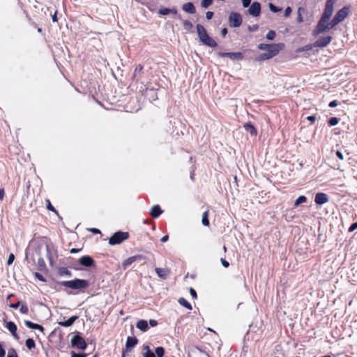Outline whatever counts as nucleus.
Segmentation results:
<instances>
[{
  "label": "nucleus",
  "mask_w": 357,
  "mask_h": 357,
  "mask_svg": "<svg viewBox=\"0 0 357 357\" xmlns=\"http://www.w3.org/2000/svg\"><path fill=\"white\" fill-rule=\"evenodd\" d=\"M284 45L283 43L270 44L269 47L266 50V52L259 54L256 58V60L258 61H261L270 59L277 55L279 52L284 47Z\"/></svg>",
  "instance_id": "nucleus-1"
},
{
  "label": "nucleus",
  "mask_w": 357,
  "mask_h": 357,
  "mask_svg": "<svg viewBox=\"0 0 357 357\" xmlns=\"http://www.w3.org/2000/svg\"><path fill=\"white\" fill-rule=\"evenodd\" d=\"M196 28L199 39L204 45L210 47H215L217 46V43L213 38L208 36L204 26L198 24H197Z\"/></svg>",
  "instance_id": "nucleus-2"
},
{
  "label": "nucleus",
  "mask_w": 357,
  "mask_h": 357,
  "mask_svg": "<svg viewBox=\"0 0 357 357\" xmlns=\"http://www.w3.org/2000/svg\"><path fill=\"white\" fill-rule=\"evenodd\" d=\"M62 286L72 289H84L89 286V282L86 280L75 279L70 281H63L60 283Z\"/></svg>",
  "instance_id": "nucleus-3"
},
{
  "label": "nucleus",
  "mask_w": 357,
  "mask_h": 357,
  "mask_svg": "<svg viewBox=\"0 0 357 357\" xmlns=\"http://www.w3.org/2000/svg\"><path fill=\"white\" fill-rule=\"evenodd\" d=\"M329 20L328 19L321 17L317 25L313 31V34L317 36L334 27L335 25H332V21L329 22Z\"/></svg>",
  "instance_id": "nucleus-4"
},
{
  "label": "nucleus",
  "mask_w": 357,
  "mask_h": 357,
  "mask_svg": "<svg viewBox=\"0 0 357 357\" xmlns=\"http://www.w3.org/2000/svg\"><path fill=\"white\" fill-rule=\"evenodd\" d=\"M351 13V8L349 6L343 7L338 10L332 20V25H337L342 22Z\"/></svg>",
  "instance_id": "nucleus-5"
},
{
  "label": "nucleus",
  "mask_w": 357,
  "mask_h": 357,
  "mask_svg": "<svg viewBox=\"0 0 357 357\" xmlns=\"http://www.w3.org/2000/svg\"><path fill=\"white\" fill-rule=\"evenodd\" d=\"M129 234L128 232L117 231L114 233L109 239V243L114 245L121 243L123 241L128 239Z\"/></svg>",
  "instance_id": "nucleus-6"
},
{
  "label": "nucleus",
  "mask_w": 357,
  "mask_h": 357,
  "mask_svg": "<svg viewBox=\"0 0 357 357\" xmlns=\"http://www.w3.org/2000/svg\"><path fill=\"white\" fill-rule=\"evenodd\" d=\"M70 344L73 347H77V349L85 350L87 347V344L84 339L82 337L79 333H77L73 336L70 340Z\"/></svg>",
  "instance_id": "nucleus-7"
},
{
  "label": "nucleus",
  "mask_w": 357,
  "mask_h": 357,
  "mask_svg": "<svg viewBox=\"0 0 357 357\" xmlns=\"http://www.w3.org/2000/svg\"><path fill=\"white\" fill-rule=\"evenodd\" d=\"M242 17L241 15L235 12H231L229 16V22L231 26L232 27H238L242 24Z\"/></svg>",
  "instance_id": "nucleus-8"
},
{
  "label": "nucleus",
  "mask_w": 357,
  "mask_h": 357,
  "mask_svg": "<svg viewBox=\"0 0 357 357\" xmlns=\"http://www.w3.org/2000/svg\"><path fill=\"white\" fill-rule=\"evenodd\" d=\"M335 0H326L324 13L321 15L322 17L330 20L333 13Z\"/></svg>",
  "instance_id": "nucleus-9"
},
{
  "label": "nucleus",
  "mask_w": 357,
  "mask_h": 357,
  "mask_svg": "<svg viewBox=\"0 0 357 357\" xmlns=\"http://www.w3.org/2000/svg\"><path fill=\"white\" fill-rule=\"evenodd\" d=\"M218 55L221 57H229L233 61L243 60L244 58L241 52H219Z\"/></svg>",
  "instance_id": "nucleus-10"
},
{
  "label": "nucleus",
  "mask_w": 357,
  "mask_h": 357,
  "mask_svg": "<svg viewBox=\"0 0 357 357\" xmlns=\"http://www.w3.org/2000/svg\"><path fill=\"white\" fill-rule=\"evenodd\" d=\"M249 15L253 17H258L261 13V4L257 2H253L248 10Z\"/></svg>",
  "instance_id": "nucleus-11"
},
{
  "label": "nucleus",
  "mask_w": 357,
  "mask_h": 357,
  "mask_svg": "<svg viewBox=\"0 0 357 357\" xmlns=\"http://www.w3.org/2000/svg\"><path fill=\"white\" fill-rule=\"evenodd\" d=\"M144 259V256H142L141 255H137L130 257L128 258L127 259H126L123 262L122 267L123 269H126L129 266H130L135 261H139V260H142Z\"/></svg>",
  "instance_id": "nucleus-12"
},
{
  "label": "nucleus",
  "mask_w": 357,
  "mask_h": 357,
  "mask_svg": "<svg viewBox=\"0 0 357 357\" xmlns=\"http://www.w3.org/2000/svg\"><path fill=\"white\" fill-rule=\"evenodd\" d=\"M332 40L331 36H323L319 38L314 43L316 47H324L327 46Z\"/></svg>",
  "instance_id": "nucleus-13"
},
{
  "label": "nucleus",
  "mask_w": 357,
  "mask_h": 357,
  "mask_svg": "<svg viewBox=\"0 0 357 357\" xmlns=\"http://www.w3.org/2000/svg\"><path fill=\"white\" fill-rule=\"evenodd\" d=\"M314 202L317 204L322 205L328 202V197L326 194L319 192L315 195Z\"/></svg>",
  "instance_id": "nucleus-14"
},
{
  "label": "nucleus",
  "mask_w": 357,
  "mask_h": 357,
  "mask_svg": "<svg viewBox=\"0 0 357 357\" xmlns=\"http://www.w3.org/2000/svg\"><path fill=\"white\" fill-rule=\"evenodd\" d=\"M6 328L12 333V335L16 340L19 339V337L17 334V326L15 325V324L14 322H13V321L6 322Z\"/></svg>",
  "instance_id": "nucleus-15"
},
{
  "label": "nucleus",
  "mask_w": 357,
  "mask_h": 357,
  "mask_svg": "<svg viewBox=\"0 0 357 357\" xmlns=\"http://www.w3.org/2000/svg\"><path fill=\"white\" fill-rule=\"evenodd\" d=\"M79 264L84 266L89 267L93 264V259L90 256H84L79 259Z\"/></svg>",
  "instance_id": "nucleus-16"
},
{
  "label": "nucleus",
  "mask_w": 357,
  "mask_h": 357,
  "mask_svg": "<svg viewBox=\"0 0 357 357\" xmlns=\"http://www.w3.org/2000/svg\"><path fill=\"white\" fill-rule=\"evenodd\" d=\"M138 342L135 337H128L126 340V347L127 350L130 351Z\"/></svg>",
  "instance_id": "nucleus-17"
},
{
  "label": "nucleus",
  "mask_w": 357,
  "mask_h": 357,
  "mask_svg": "<svg viewBox=\"0 0 357 357\" xmlns=\"http://www.w3.org/2000/svg\"><path fill=\"white\" fill-rule=\"evenodd\" d=\"M182 9L188 13L194 14L196 13V8L194 4L191 2L186 3L183 5Z\"/></svg>",
  "instance_id": "nucleus-18"
},
{
  "label": "nucleus",
  "mask_w": 357,
  "mask_h": 357,
  "mask_svg": "<svg viewBox=\"0 0 357 357\" xmlns=\"http://www.w3.org/2000/svg\"><path fill=\"white\" fill-rule=\"evenodd\" d=\"M24 324L29 328L34 329V330H39L41 332L44 331V328L43 326L38 324L33 323L31 321H28V320L24 321Z\"/></svg>",
  "instance_id": "nucleus-19"
},
{
  "label": "nucleus",
  "mask_w": 357,
  "mask_h": 357,
  "mask_svg": "<svg viewBox=\"0 0 357 357\" xmlns=\"http://www.w3.org/2000/svg\"><path fill=\"white\" fill-rule=\"evenodd\" d=\"M78 319V317L75 315L70 317L68 320L64 321H59V325L63 327H69L72 326L74 322Z\"/></svg>",
  "instance_id": "nucleus-20"
},
{
  "label": "nucleus",
  "mask_w": 357,
  "mask_h": 357,
  "mask_svg": "<svg viewBox=\"0 0 357 357\" xmlns=\"http://www.w3.org/2000/svg\"><path fill=\"white\" fill-rule=\"evenodd\" d=\"M162 213V211L161 210L159 205H155L153 206L150 211V214L153 218H158L160 216V215Z\"/></svg>",
  "instance_id": "nucleus-21"
},
{
  "label": "nucleus",
  "mask_w": 357,
  "mask_h": 357,
  "mask_svg": "<svg viewBox=\"0 0 357 357\" xmlns=\"http://www.w3.org/2000/svg\"><path fill=\"white\" fill-rule=\"evenodd\" d=\"M155 271L158 277L162 279H165L169 274V271L167 268H156Z\"/></svg>",
  "instance_id": "nucleus-22"
},
{
  "label": "nucleus",
  "mask_w": 357,
  "mask_h": 357,
  "mask_svg": "<svg viewBox=\"0 0 357 357\" xmlns=\"http://www.w3.org/2000/svg\"><path fill=\"white\" fill-rule=\"evenodd\" d=\"M245 130L250 132L252 136H256L257 134L255 128L250 123H247L244 125Z\"/></svg>",
  "instance_id": "nucleus-23"
},
{
  "label": "nucleus",
  "mask_w": 357,
  "mask_h": 357,
  "mask_svg": "<svg viewBox=\"0 0 357 357\" xmlns=\"http://www.w3.org/2000/svg\"><path fill=\"white\" fill-rule=\"evenodd\" d=\"M137 328L143 332L146 331L149 328L147 321L145 320L139 321L137 323Z\"/></svg>",
  "instance_id": "nucleus-24"
},
{
  "label": "nucleus",
  "mask_w": 357,
  "mask_h": 357,
  "mask_svg": "<svg viewBox=\"0 0 357 357\" xmlns=\"http://www.w3.org/2000/svg\"><path fill=\"white\" fill-rule=\"evenodd\" d=\"M58 273L60 275H66L70 277L72 275L71 272L66 267H61L59 269Z\"/></svg>",
  "instance_id": "nucleus-25"
},
{
  "label": "nucleus",
  "mask_w": 357,
  "mask_h": 357,
  "mask_svg": "<svg viewBox=\"0 0 357 357\" xmlns=\"http://www.w3.org/2000/svg\"><path fill=\"white\" fill-rule=\"evenodd\" d=\"M26 347L29 349L32 350L36 347L35 342L31 338H28L25 342Z\"/></svg>",
  "instance_id": "nucleus-26"
},
{
  "label": "nucleus",
  "mask_w": 357,
  "mask_h": 357,
  "mask_svg": "<svg viewBox=\"0 0 357 357\" xmlns=\"http://www.w3.org/2000/svg\"><path fill=\"white\" fill-rule=\"evenodd\" d=\"M208 211H205L202 215V222L204 226H208L209 225V221L208 219Z\"/></svg>",
  "instance_id": "nucleus-27"
},
{
  "label": "nucleus",
  "mask_w": 357,
  "mask_h": 357,
  "mask_svg": "<svg viewBox=\"0 0 357 357\" xmlns=\"http://www.w3.org/2000/svg\"><path fill=\"white\" fill-rule=\"evenodd\" d=\"M178 303L188 310H192L191 305L183 298H180Z\"/></svg>",
  "instance_id": "nucleus-28"
},
{
  "label": "nucleus",
  "mask_w": 357,
  "mask_h": 357,
  "mask_svg": "<svg viewBox=\"0 0 357 357\" xmlns=\"http://www.w3.org/2000/svg\"><path fill=\"white\" fill-rule=\"evenodd\" d=\"M144 349L146 351L144 354V357H155V354L150 350V348L148 345L145 346Z\"/></svg>",
  "instance_id": "nucleus-29"
},
{
  "label": "nucleus",
  "mask_w": 357,
  "mask_h": 357,
  "mask_svg": "<svg viewBox=\"0 0 357 357\" xmlns=\"http://www.w3.org/2000/svg\"><path fill=\"white\" fill-rule=\"evenodd\" d=\"M307 201V198L305 196L298 197L294 202V206H298L302 203H305Z\"/></svg>",
  "instance_id": "nucleus-30"
},
{
  "label": "nucleus",
  "mask_w": 357,
  "mask_h": 357,
  "mask_svg": "<svg viewBox=\"0 0 357 357\" xmlns=\"http://www.w3.org/2000/svg\"><path fill=\"white\" fill-rule=\"evenodd\" d=\"M143 69V66L141 64H139L137 66V67L135 69V71L133 73L132 78L135 79L137 77V75L139 73H140Z\"/></svg>",
  "instance_id": "nucleus-31"
},
{
  "label": "nucleus",
  "mask_w": 357,
  "mask_h": 357,
  "mask_svg": "<svg viewBox=\"0 0 357 357\" xmlns=\"http://www.w3.org/2000/svg\"><path fill=\"white\" fill-rule=\"evenodd\" d=\"M165 354L164 348L162 347H158L155 349V354L158 357H162Z\"/></svg>",
  "instance_id": "nucleus-32"
},
{
  "label": "nucleus",
  "mask_w": 357,
  "mask_h": 357,
  "mask_svg": "<svg viewBox=\"0 0 357 357\" xmlns=\"http://www.w3.org/2000/svg\"><path fill=\"white\" fill-rule=\"evenodd\" d=\"M183 26H184V29L187 31H189L192 29V24L191 22L188 21V20H185L183 22Z\"/></svg>",
  "instance_id": "nucleus-33"
},
{
  "label": "nucleus",
  "mask_w": 357,
  "mask_h": 357,
  "mask_svg": "<svg viewBox=\"0 0 357 357\" xmlns=\"http://www.w3.org/2000/svg\"><path fill=\"white\" fill-rule=\"evenodd\" d=\"M275 32L273 30L269 31L266 36V38L270 40H273L275 38Z\"/></svg>",
  "instance_id": "nucleus-34"
},
{
  "label": "nucleus",
  "mask_w": 357,
  "mask_h": 357,
  "mask_svg": "<svg viewBox=\"0 0 357 357\" xmlns=\"http://www.w3.org/2000/svg\"><path fill=\"white\" fill-rule=\"evenodd\" d=\"M339 119L336 117H332L328 121V124L330 126H335L338 123Z\"/></svg>",
  "instance_id": "nucleus-35"
},
{
  "label": "nucleus",
  "mask_w": 357,
  "mask_h": 357,
  "mask_svg": "<svg viewBox=\"0 0 357 357\" xmlns=\"http://www.w3.org/2000/svg\"><path fill=\"white\" fill-rule=\"evenodd\" d=\"M213 3V0H202V6L204 8H207L209 6H211Z\"/></svg>",
  "instance_id": "nucleus-36"
},
{
  "label": "nucleus",
  "mask_w": 357,
  "mask_h": 357,
  "mask_svg": "<svg viewBox=\"0 0 357 357\" xmlns=\"http://www.w3.org/2000/svg\"><path fill=\"white\" fill-rule=\"evenodd\" d=\"M268 6H269L270 10L272 12H273V13H278V12H280L282 10L281 8H278L277 6H275L272 3H269Z\"/></svg>",
  "instance_id": "nucleus-37"
},
{
  "label": "nucleus",
  "mask_w": 357,
  "mask_h": 357,
  "mask_svg": "<svg viewBox=\"0 0 357 357\" xmlns=\"http://www.w3.org/2000/svg\"><path fill=\"white\" fill-rule=\"evenodd\" d=\"M158 13L161 15H166L170 14V8H162L160 9Z\"/></svg>",
  "instance_id": "nucleus-38"
},
{
  "label": "nucleus",
  "mask_w": 357,
  "mask_h": 357,
  "mask_svg": "<svg viewBox=\"0 0 357 357\" xmlns=\"http://www.w3.org/2000/svg\"><path fill=\"white\" fill-rule=\"evenodd\" d=\"M7 357H17V352L14 349H10L8 351V356Z\"/></svg>",
  "instance_id": "nucleus-39"
},
{
  "label": "nucleus",
  "mask_w": 357,
  "mask_h": 357,
  "mask_svg": "<svg viewBox=\"0 0 357 357\" xmlns=\"http://www.w3.org/2000/svg\"><path fill=\"white\" fill-rule=\"evenodd\" d=\"M20 311L22 314H28L29 308L26 305H22Z\"/></svg>",
  "instance_id": "nucleus-40"
},
{
  "label": "nucleus",
  "mask_w": 357,
  "mask_h": 357,
  "mask_svg": "<svg viewBox=\"0 0 357 357\" xmlns=\"http://www.w3.org/2000/svg\"><path fill=\"white\" fill-rule=\"evenodd\" d=\"M270 44H264V43H261V44H259L258 45V48L261 50H264V51H266L268 47H269Z\"/></svg>",
  "instance_id": "nucleus-41"
},
{
  "label": "nucleus",
  "mask_w": 357,
  "mask_h": 357,
  "mask_svg": "<svg viewBox=\"0 0 357 357\" xmlns=\"http://www.w3.org/2000/svg\"><path fill=\"white\" fill-rule=\"evenodd\" d=\"M46 202H47V209L50 210V211H54V212L56 213V211L55 210L54 206L51 204L50 200L47 199V200H46Z\"/></svg>",
  "instance_id": "nucleus-42"
},
{
  "label": "nucleus",
  "mask_w": 357,
  "mask_h": 357,
  "mask_svg": "<svg viewBox=\"0 0 357 357\" xmlns=\"http://www.w3.org/2000/svg\"><path fill=\"white\" fill-rule=\"evenodd\" d=\"M15 259V256L13 254H10L9 257H8V261H7V264L8 265H10L13 264V261Z\"/></svg>",
  "instance_id": "nucleus-43"
},
{
  "label": "nucleus",
  "mask_w": 357,
  "mask_h": 357,
  "mask_svg": "<svg viewBox=\"0 0 357 357\" xmlns=\"http://www.w3.org/2000/svg\"><path fill=\"white\" fill-rule=\"evenodd\" d=\"M87 354L82 353V354H76L75 352H72L71 357H86Z\"/></svg>",
  "instance_id": "nucleus-44"
},
{
  "label": "nucleus",
  "mask_w": 357,
  "mask_h": 357,
  "mask_svg": "<svg viewBox=\"0 0 357 357\" xmlns=\"http://www.w3.org/2000/svg\"><path fill=\"white\" fill-rule=\"evenodd\" d=\"M35 277L38 279L39 280L42 281V282H45V278L39 273H35Z\"/></svg>",
  "instance_id": "nucleus-45"
},
{
  "label": "nucleus",
  "mask_w": 357,
  "mask_h": 357,
  "mask_svg": "<svg viewBox=\"0 0 357 357\" xmlns=\"http://www.w3.org/2000/svg\"><path fill=\"white\" fill-rule=\"evenodd\" d=\"M357 229V221L353 223L349 228V231L351 232Z\"/></svg>",
  "instance_id": "nucleus-46"
},
{
  "label": "nucleus",
  "mask_w": 357,
  "mask_h": 357,
  "mask_svg": "<svg viewBox=\"0 0 357 357\" xmlns=\"http://www.w3.org/2000/svg\"><path fill=\"white\" fill-rule=\"evenodd\" d=\"M251 3V0H242V4L244 8H248Z\"/></svg>",
  "instance_id": "nucleus-47"
},
{
  "label": "nucleus",
  "mask_w": 357,
  "mask_h": 357,
  "mask_svg": "<svg viewBox=\"0 0 357 357\" xmlns=\"http://www.w3.org/2000/svg\"><path fill=\"white\" fill-rule=\"evenodd\" d=\"M190 295L192 296V297L193 298H197V292H196V291H195L193 288H192V287H190Z\"/></svg>",
  "instance_id": "nucleus-48"
},
{
  "label": "nucleus",
  "mask_w": 357,
  "mask_h": 357,
  "mask_svg": "<svg viewBox=\"0 0 357 357\" xmlns=\"http://www.w3.org/2000/svg\"><path fill=\"white\" fill-rule=\"evenodd\" d=\"M21 305V302L20 301H18L15 303H11L10 304V307L11 308H14V309H17L20 305Z\"/></svg>",
  "instance_id": "nucleus-49"
},
{
  "label": "nucleus",
  "mask_w": 357,
  "mask_h": 357,
  "mask_svg": "<svg viewBox=\"0 0 357 357\" xmlns=\"http://www.w3.org/2000/svg\"><path fill=\"white\" fill-rule=\"evenodd\" d=\"M291 13V8L290 7L286 8V9L284 10V16L289 17Z\"/></svg>",
  "instance_id": "nucleus-50"
},
{
  "label": "nucleus",
  "mask_w": 357,
  "mask_h": 357,
  "mask_svg": "<svg viewBox=\"0 0 357 357\" xmlns=\"http://www.w3.org/2000/svg\"><path fill=\"white\" fill-rule=\"evenodd\" d=\"M213 12H211V11H207V12L206 13V18L207 20H211V19L213 17Z\"/></svg>",
  "instance_id": "nucleus-51"
},
{
  "label": "nucleus",
  "mask_w": 357,
  "mask_h": 357,
  "mask_svg": "<svg viewBox=\"0 0 357 357\" xmlns=\"http://www.w3.org/2000/svg\"><path fill=\"white\" fill-rule=\"evenodd\" d=\"M6 352L4 349L3 348L1 344L0 343V357H5Z\"/></svg>",
  "instance_id": "nucleus-52"
},
{
  "label": "nucleus",
  "mask_w": 357,
  "mask_h": 357,
  "mask_svg": "<svg viewBox=\"0 0 357 357\" xmlns=\"http://www.w3.org/2000/svg\"><path fill=\"white\" fill-rule=\"evenodd\" d=\"M89 230L91 233L95 234H100V231L98 229H96V228H91Z\"/></svg>",
  "instance_id": "nucleus-53"
},
{
  "label": "nucleus",
  "mask_w": 357,
  "mask_h": 357,
  "mask_svg": "<svg viewBox=\"0 0 357 357\" xmlns=\"http://www.w3.org/2000/svg\"><path fill=\"white\" fill-rule=\"evenodd\" d=\"M307 119L308 121H311L312 123H314V122L316 121L317 117H316V116H314V115H312V116H308L307 117Z\"/></svg>",
  "instance_id": "nucleus-54"
},
{
  "label": "nucleus",
  "mask_w": 357,
  "mask_h": 357,
  "mask_svg": "<svg viewBox=\"0 0 357 357\" xmlns=\"http://www.w3.org/2000/svg\"><path fill=\"white\" fill-rule=\"evenodd\" d=\"M221 263H222V266L225 268H227L229 266V262L224 259H221Z\"/></svg>",
  "instance_id": "nucleus-55"
},
{
  "label": "nucleus",
  "mask_w": 357,
  "mask_h": 357,
  "mask_svg": "<svg viewBox=\"0 0 357 357\" xmlns=\"http://www.w3.org/2000/svg\"><path fill=\"white\" fill-rule=\"evenodd\" d=\"M336 155L338 157V158H340V160H343L344 159V156H343V154L340 151H336Z\"/></svg>",
  "instance_id": "nucleus-56"
},
{
  "label": "nucleus",
  "mask_w": 357,
  "mask_h": 357,
  "mask_svg": "<svg viewBox=\"0 0 357 357\" xmlns=\"http://www.w3.org/2000/svg\"><path fill=\"white\" fill-rule=\"evenodd\" d=\"M337 106V102L336 100H333L329 103L330 107H335Z\"/></svg>",
  "instance_id": "nucleus-57"
},
{
  "label": "nucleus",
  "mask_w": 357,
  "mask_h": 357,
  "mask_svg": "<svg viewBox=\"0 0 357 357\" xmlns=\"http://www.w3.org/2000/svg\"><path fill=\"white\" fill-rule=\"evenodd\" d=\"M149 324H150L151 326H153H153H157L158 322H157V321H155V320L150 319V320H149Z\"/></svg>",
  "instance_id": "nucleus-58"
},
{
  "label": "nucleus",
  "mask_w": 357,
  "mask_h": 357,
  "mask_svg": "<svg viewBox=\"0 0 357 357\" xmlns=\"http://www.w3.org/2000/svg\"><path fill=\"white\" fill-rule=\"evenodd\" d=\"M305 12V8L302 7H299L297 11L298 15H302Z\"/></svg>",
  "instance_id": "nucleus-59"
},
{
  "label": "nucleus",
  "mask_w": 357,
  "mask_h": 357,
  "mask_svg": "<svg viewBox=\"0 0 357 357\" xmlns=\"http://www.w3.org/2000/svg\"><path fill=\"white\" fill-rule=\"evenodd\" d=\"M168 239H169V236L165 235L161 238L160 241H161V242L165 243V242L167 241Z\"/></svg>",
  "instance_id": "nucleus-60"
},
{
  "label": "nucleus",
  "mask_w": 357,
  "mask_h": 357,
  "mask_svg": "<svg viewBox=\"0 0 357 357\" xmlns=\"http://www.w3.org/2000/svg\"><path fill=\"white\" fill-rule=\"evenodd\" d=\"M4 195H5L4 190L3 189H0V200L1 201L3 200Z\"/></svg>",
  "instance_id": "nucleus-61"
},
{
  "label": "nucleus",
  "mask_w": 357,
  "mask_h": 357,
  "mask_svg": "<svg viewBox=\"0 0 357 357\" xmlns=\"http://www.w3.org/2000/svg\"><path fill=\"white\" fill-rule=\"evenodd\" d=\"M297 22L298 23H301V22H303V19L302 15H298V16H297Z\"/></svg>",
  "instance_id": "nucleus-62"
},
{
  "label": "nucleus",
  "mask_w": 357,
  "mask_h": 357,
  "mask_svg": "<svg viewBox=\"0 0 357 357\" xmlns=\"http://www.w3.org/2000/svg\"><path fill=\"white\" fill-rule=\"evenodd\" d=\"M227 33V29L226 28H224L221 31V35L225 37Z\"/></svg>",
  "instance_id": "nucleus-63"
},
{
  "label": "nucleus",
  "mask_w": 357,
  "mask_h": 357,
  "mask_svg": "<svg viewBox=\"0 0 357 357\" xmlns=\"http://www.w3.org/2000/svg\"><path fill=\"white\" fill-rule=\"evenodd\" d=\"M257 28H258V26L255 25V26H253L252 27L250 26L249 29L250 31H256L257 29Z\"/></svg>",
  "instance_id": "nucleus-64"
}]
</instances>
